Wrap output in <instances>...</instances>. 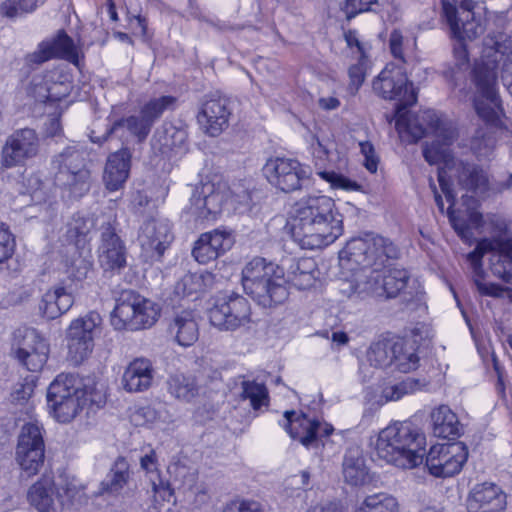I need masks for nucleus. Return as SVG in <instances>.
<instances>
[{
    "label": "nucleus",
    "instance_id": "obj_62",
    "mask_svg": "<svg viewBox=\"0 0 512 512\" xmlns=\"http://www.w3.org/2000/svg\"><path fill=\"white\" fill-rule=\"evenodd\" d=\"M157 418V412L154 408L150 406H142L137 408L132 414H131V421L136 426H142L148 423H152Z\"/></svg>",
    "mask_w": 512,
    "mask_h": 512
},
{
    "label": "nucleus",
    "instance_id": "obj_38",
    "mask_svg": "<svg viewBox=\"0 0 512 512\" xmlns=\"http://www.w3.org/2000/svg\"><path fill=\"white\" fill-rule=\"evenodd\" d=\"M53 54V58H62L70 63L79 66L80 56L74 41L63 30L45 40Z\"/></svg>",
    "mask_w": 512,
    "mask_h": 512
},
{
    "label": "nucleus",
    "instance_id": "obj_33",
    "mask_svg": "<svg viewBox=\"0 0 512 512\" xmlns=\"http://www.w3.org/2000/svg\"><path fill=\"white\" fill-rule=\"evenodd\" d=\"M474 83L477 88V93L474 97V109L477 115L485 122V126H499L501 122L500 115L503 109L501 107L497 87H493L494 96L490 97L477 82Z\"/></svg>",
    "mask_w": 512,
    "mask_h": 512
},
{
    "label": "nucleus",
    "instance_id": "obj_56",
    "mask_svg": "<svg viewBox=\"0 0 512 512\" xmlns=\"http://www.w3.org/2000/svg\"><path fill=\"white\" fill-rule=\"evenodd\" d=\"M317 174L322 179L329 182L333 188H341L345 190H357L359 188V185L356 182L351 181L334 171L319 170Z\"/></svg>",
    "mask_w": 512,
    "mask_h": 512
},
{
    "label": "nucleus",
    "instance_id": "obj_12",
    "mask_svg": "<svg viewBox=\"0 0 512 512\" xmlns=\"http://www.w3.org/2000/svg\"><path fill=\"white\" fill-rule=\"evenodd\" d=\"M209 319L220 330L235 331L251 322L250 303L239 294L223 296L210 308Z\"/></svg>",
    "mask_w": 512,
    "mask_h": 512
},
{
    "label": "nucleus",
    "instance_id": "obj_43",
    "mask_svg": "<svg viewBox=\"0 0 512 512\" xmlns=\"http://www.w3.org/2000/svg\"><path fill=\"white\" fill-rule=\"evenodd\" d=\"M240 398L242 400H249L250 406L253 410L258 411L262 407L269 405L268 389L263 383H258L255 380H243L241 382Z\"/></svg>",
    "mask_w": 512,
    "mask_h": 512
},
{
    "label": "nucleus",
    "instance_id": "obj_57",
    "mask_svg": "<svg viewBox=\"0 0 512 512\" xmlns=\"http://www.w3.org/2000/svg\"><path fill=\"white\" fill-rule=\"evenodd\" d=\"M15 250V240L3 224H0V264L12 257Z\"/></svg>",
    "mask_w": 512,
    "mask_h": 512
},
{
    "label": "nucleus",
    "instance_id": "obj_4",
    "mask_svg": "<svg viewBox=\"0 0 512 512\" xmlns=\"http://www.w3.org/2000/svg\"><path fill=\"white\" fill-rule=\"evenodd\" d=\"M399 249L392 241L379 235L367 234L353 238L339 252L341 265L351 270L359 266L363 275L372 269L385 268L390 260L397 259Z\"/></svg>",
    "mask_w": 512,
    "mask_h": 512
},
{
    "label": "nucleus",
    "instance_id": "obj_16",
    "mask_svg": "<svg viewBox=\"0 0 512 512\" xmlns=\"http://www.w3.org/2000/svg\"><path fill=\"white\" fill-rule=\"evenodd\" d=\"M14 353L17 360L29 371L42 370L47 362L49 345L34 328L15 332Z\"/></svg>",
    "mask_w": 512,
    "mask_h": 512
},
{
    "label": "nucleus",
    "instance_id": "obj_34",
    "mask_svg": "<svg viewBox=\"0 0 512 512\" xmlns=\"http://www.w3.org/2000/svg\"><path fill=\"white\" fill-rule=\"evenodd\" d=\"M120 127H125L139 142H143L148 137L153 124L140 112L139 115H131L115 121L101 136H95L94 132H92L90 135L91 141L101 144L107 140L111 133Z\"/></svg>",
    "mask_w": 512,
    "mask_h": 512
},
{
    "label": "nucleus",
    "instance_id": "obj_45",
    "mask_svg": "<svg viewBox=\"0 0 512 512\" xmlns=\"http://www.w3.org/2000/svg\"><path fill=\"white\" fill-rule=\"evenodd\" d=\"M56 74L57 72H50L48 75H46L44 87L40 84L35 83V87L39 88V90L36 91L37 96L41 100L58 101L62 97L68 95L70 89L69 83L53 82L49 84V82H51L54 79V75Z\"/></svg>",
    "mask_w": 512,
    "mask_h": 512
},
{
    "label": "nucleus",
    "instance_id": "obj_29",
    "mask_svg": "<svg viewBox=\"0 0 512 512\" xmlns=\"http://www.w3.org/2000/svg\"><path fill=\"white\" fill-rule=\"evenodd\" d=\"M154 378L152 362L144 357L135 358L125 368L122 386L127 392H143L150 388Z\"/></svg>",
    "mask_w": 512,
    "mask_h": 512
},
{
    "label": "nucleus",
    "instance_id": "obj_1",
    "mask_svg": "<svg viewBox=\"0 0 512 512\" xmlns=\"http://www.w3.org/2000/svg\"><path fill=\"white\" fill-rule=\"evenodd\" d=\"M343 232L342 215L325 195H310L296 203L291 235L303 249H319L333 243Z\"/></svg>",
    "mask_w": 512,
    "mask_h": 512
},
{
    "label": "nucleus",
    "instance_id": "obj_64",
    "mask_svg": "<svg viewBox=\"0 0 512 512\" xmlns=\"http://www.w3.org/2000/svg\"><path fill=\"white\" fill-rule=\"evenodd\" d=\"M154 501L160 503L161 501L170 502L174 496V490L170 486V482H152Z\"/></svg>",
    "mask_w": 512,
    "mask_h": 512
},
{
    "label": "nucleus",
    "instance_id": "obj_37",
    "mask_svg": "<svg viewBox=\"0 0 512 512\" xmlns=\"http://www.w3.org/2000/svg\"><path fill=\"white\" fill-rule=\"evenodd\" d=\"M279 269L275 264L266 262L264 258L256 257L249 261L242 270V285L245 292L251 288V285L271 277Z\"/></svg>",
    "mask_w": 512,
    "mask_h": 512
},
{
    "label": "nucleus",
    "instance_id": "obj_14",
    "mask_svg": "<svg viewBox=\"0 0 512 512\" xmlns=\"http://www.w3.org/2000/svg\"><path fill=\"white\" fill-rule=\"evenodd\" d=\"M467 458L468 450L462 442L433 445L428 452L425 468L433 477H453L461 471Z\"/></svg>",
    "mask_w": 512,
    "mask_h": 512
},
{
    "label": "nucleus",
    "instance_id": "obj_11",
    "mask_svg": "<svg viewBox=\"0 0 512 512\" xmlns=\"http://www.w3.org/2000/svg\"><path fill=\"white\" fill-rule=\"evenodd\" d=\"M443 14L453 36L459 41L474 40L484 32L474 13L473 0H441Z\"/></svg>",
    "mask_w": 512,
    "mask_h": 512
},
{
    "label": "nucleus",
    "instance_id": "obj_17",
    "mask_svg": "<svg viewBox=\"0 0 512 512\" xmlns=\"http://www.w3.org/2000/svg\"><path fill=\"white\" fill-rule=\"evenodd\" d=\"M229 191L224 184L202 182L193 189L189 213L196 219H214L228 201Z\"/></svg>",
    "mask_w": 512,
    "mask_h": 512
},
{
    "label": "nucleus",
    "instance_id": "obj_19",
    "mask_svg": "<svg viewBox=\"0 0 512 512\" xmlns=\"http://www.w3.org/2000/svg\"><path fill=\"white\" fill-rule=\"evenodd\" d=\"M263 174L271 185L283 192L300 189L302 180L307 178L297 160L282 157L269 158L263 167Z\"/></svg>",
    "mask_w": 512,
    "mask_h": 512
},
{
    "label": "nucleus",
    "instance_id": "obj_15",
    "mask_svg": "<svg viewBox=\"0 0 512 512\" xmlns=\"http://www.w3.org/2000/svg\"><path fill=\"white\" fill-rule=\"evenodd\" d=\"M45 445L41 428L35 423L25 424L20 431L16 459L27 477L34 476L44 462Z\"/></svg>",
    "mask_w": 512,
    "mask_h": 512
},
{
    "label": "nucleus",
    "instance_id": "obj_42",
    "mask_svg": "<svg viewBox=\"0 0 512 512\" xmlns=\"http://www.w3.org/2000/svg\"><path fill=\"white\" fill-rule=\"evenodd\" d=\"M393 363L395 368L403 373L415 370L419 364V357L412 344L404 340L394 342Z\"/></svg>",
    "mask_w": 512,
    "mask_h": 512
},
{
    "label": "nucleus",
    "instance_id": "obj_8",
    "mask_svg": "<svg viewBox=\"0 0 512 512\" xmlns=\"http://www.w3.org/2000/svg\"><path fill=\"white\" fill-rule=\"evenodd\" d=\"M499 71L503 85L512 95V51L505 54L498 48L485 47L480 61L474 67L473 80L490 97L494 96L493 87H497Z\"/></svg>",
    "mask_w": 512,
    "mask_h": 512
},
{
    "label": "nucleus",
    "instance_id": "obj_51",
    "mask_svg": "<svg viewBox=\"0 0 512 512\" xmlns=\"http://www.w3.org/2000/svg\"><path fill=\"white\" fill-rule=\"evenodd\" d=\"M91 228L92 223L90 220L82 217H76L69 224L67 237L77 247H83L87 242V236L90 233Z\"/></svg>",
    "mask_w": 512,
    "mask_h": 512
},
{
    "label": "nucleus",
    "instance_id": "obj_59",
    "mask_svg": "<svg viewBox=\"0 0 512 512\" xmlns=\"http://www.w3.org/2000/svg\"><path fill=\"white\" fill-rule=\"evenodd\" d=\"M35 382L34 380L25 379L24 382H19L14 386L11 393V401L16 404H24L34 393Z\"/></svg>",
    "mask_w": 512,
    "mask_h": 512
},
{
    "label": "nucleus",
    "instance_id": "obj_60",
    "mask_svg": "<svg viewBox=\"0 0 512 512\" xmlns=\"http://www.w3.org/2000/svg\"><path fill=\"white\" fill-rule=\"evenodd\" d=\"M91 269V263L79 257L67 268L68 278L72 281L80 282L87 278Z\"/></svg>",
    "mask_w": 512,
    "mask_h": 512
},
{
    "label": "nucleus",
    "instance_id": "obj_54",
    "mask_svg": "<svg viewBox=\"0 0 512 512\" xmlns=\"http://www.w3.org/2000/svg\"><path fill=\"white\" fill-rule=\"evenodd\" d=\"M94 342L76 339H68L69 357L75 364H79L92 352Z\"/></svg>",
    "mask_w": 512,
    "mask_h": 512
},
{
    "label": "nucleus",
    "instance_id": "obj_40",
    "mask_svg": "<svg viewBox=\"0 0 512 512\" xmlns=\"http://www.w3.org/2000/svg\"><path fill=\"white\" fill-rule=\"evenodd\" d=\"M168 392L178 400L191 401L198 394V385L192 376L170 375L167 380Z\"/></svg>",
    "mask_w": 512,
    "mask_h": 512
},
{
    "label": "nucleus",
    "instance_id": "obj_63",
    "mask_svg": "<svg viewBox=\"0 0 512 512\" xmlns=\"http://www.w3.org/2000/svg\"><path fill=\"white\" fill-rule=\"evenodd\" d=\"M223 512H263L256 501H233L227 504Z\"/></svg>",
    "mask_w": 512,
    "mask_h": 512
},
{
    "label": "nucleus",
    "instance_id": "obj_48",
    "mask_svg": "<svg viewBox=\"0 0 512 512\" xmlns=\"http://www.w3.org/2000/svg\"><path fill=\"white\" fill-rule=\"evenodd\" d=\"M343 474L345 480H364L368 476L364 459L358 453L347 454L343 461Z\"/></svg>",
    "mask_w": 512,
    "mask_h": 512
},
{
    "label": "nucleus",
    "instance_id": "obj_27",
    "mask_svg": "<svg viewBox=\"0 0 512 512\" xmlns=\"http://www.w3.org/2000/svg\"><path fill=\"white\" fill-rule=\"evenodd\" d=\"M459 184L464 189L475 193L482 194L488 190L501 193L512 187V174L507 175V180L504 183H490L487 173L482 168L475 164H465L459 174Z\"/></svg>",
    "mask_w": 512,
    "mask_h": 512
},
{
    "label": "nucleus",
    "instance_id": "obj_24",
    "mask_svg": "<svg viewBox=\"0 0 512 512\" xmlns=\"http://www.w3.org/2000/svg\"><path fill=\"white\" fill-rule=\"evenodd\" d=\"M233 245L230 233L215 229L202 233L194 243L192 256L200 264H208L223 255Z\"/></svg>",
    "mask_w": 512,
    "mask_h": 512
},
{
    "label": "nucleus",
    "instance_id": "obj_18",
    "mask_svg": "<svg viewBox=\"0 0 512 512\" xmlns=\"http://www.w3.org/2000/svg\"><path fill=\"white\" fill-rule=\"evenodd\" d=\"M40 147V140L31 128L14 131L7 139L1 151V164L4 168L23 165L28 159L34 158Z\"/></svg>",
    "mask_w": 512,
    "mask_h": 512
},
{
    "label": "nucleus",
    "instance_id": "obj_28",
    "mask_svg": "<svg viewBox=\"0 0 512 512\" xmlns=\"http://www.w3.org/2000/svg\"><path fill=\"white\" fill-rule=\"evenodd\" d=\"M132 154L128 148L111 153L105 164L103 182L109 191H118L124 187L131 168Z\"/></svg>",
    "mask_w": 512,
    "mask_h": 512
},
{
    "label": "nucleus",
    "instance_id": "obj_55",
    "mask_svg": "<svg viewBox=\"0 0 512 512\" xmlns=\"http://www.w3.org/2000/svg\"><path fill=\"white\" fill-rule=\"evenodd\" d=\"M202 279L197 274L184 275L175 285V293L178 296L186 297L196 294L201 290Z\"/></svg>",
    "mask_w": 512,
    "mask_h": 512
},
{
    "label": "nucleus",
    "instance_id": "obj_44",
    "mask_svg": "<svg viewBox=\"0 0 512 512\" xmlns=\"http://www.w3.org/2000/svg\"><path fill=\"white\" fill-rule=\"evenodd\" d=\"M394 343L390 341H378L371 344L367 351V360L375 368H386L393 363Z\"/></svg>",
    "mask_w": 512,
    "mask_h": 512
},
{
    "label": "nucleus",
    "instance_id": "obj_47",
    "mask_svg": "<svg viewBox=\"0 0 512 512\" xmlns=\"http://www.w3.org/2000/svg\"><path fill=\"white\" fill-rule=\"evenodd\" d=\"M494 145L493 133L491 128L487 126L479 127L471 139V149L479 157L488 156L493 150Z\"/></svg>",
    "mask_w": 512,
    "mask_h": 512
},
{
    "label": "nucleus",
    "instance_id": "obj_49",
    "mask_svg": "<svg viewBox=\"0 0 512 512\" xmlns=\"http://www.w3.org/2000/svg\"><path fill=\"white\" fill-rule=\"evenodd\" d=\"M176 98L173 96H161L148 101L140 112L154 125L163 112L174 105Z\"/></svg>",
    "mask_w": 512,
    "mask_h": 512
},
{
    "label": "nucleus",
    "instance_id": "obj_5",
    "mask_svg": "<svg viewBox=\"0 0 512 512\" xmlns=\"http://www.w3.org/2000/svg\"><path fill=\"white\" fill-rule=\"evenodd\" d=\"M409 273L405 269L385 268L372 269L362 275L361 279L346 283L342 292L348 298L366 299L368 297L389 299L398 296L407 286Z\"/></svg>",
    "mask_w": 512,
    "mask_h": 512
},
{
    "label": "nucleus",
    "instance_id": "obj_9",
    "mask_svg": "<svg viewBox=\"0 0 512 512\" xmlns=\"http://www.w3.org/2000/svg\"><path fill=\"white\" fill-rule=\"evenodd\" d=\"M55 180L68 187L75 195H82L89 189V172L85 168V153L76 146H68L52 161Z\"/></svg>",
    "mask_w": 512,
    "mask_h": 512
},
{
    "label": "nucleus",
    "instance_id": "obj_41",
    "mask_svg": "<svg viewBox=\"0 0 512 512\" xmlns=\"http://www.w3.org/2000/svg\"><path fill=\"white\" fill-rule=\"evenodd\" d=\"M438 182L447 201L450 202V206L448 208V217L450 223L461 238H469L472 235L469 225L464 219L458 217L455 214V211L452 209L455 204V195L450 183L445 179V171L439 170Z\"/></svg>",
    "mask_w": 512,
    "mask_h": 512
},
{
    "label": "nucleus",
    "instance_id": "obj_23",
    "mask_svg": "<svg viewBox=\"0 0 512 512\" xmlns=\"http://www.w3.org/2000/svg\"><path fill=\"white\" fill-rule=\"evenodd\" d=\"M248 295L260 306L272 308L285 302L289 292L282 269L277 270L246 291Z\"/></svg>",
    "mask_w": 512,
    "mask_h": 512
},
{
    "label": "nucleus",
    "instance_id": "obj_39",
    "mask_svg": "<svg viewBox=\"0 0 512 512\" xmlns=\"http://www.w3.org/2000/svg\"><path fill=\"white\" fill-rule=\"evenodd\" d=\"M102 318L99 313L95 311L89 312L86 316L75 319L71 322L67 330V339L79 338L82 341L87 340L94 342V330L100 326Z\"/></svg>",
    "mask_w": 512,
    "mask_h": 512
},
{
    "label": "nucleus",
    "instance_id": "obj_2",
    "mask_svg": "<svg viewBox=\"0 0 512 512\" xmlns=\"http://www.w3.org/2000/svg\"><path fill=\"white\" fill-rule=\"evenodd\" d=\"M405 109L396 110V128L399 132H407L413 141H418L431 133L435 140L425 146L423 150L425 160L430 164L440 162L448 164L452 160L449 146L457 138L452 123L442 121L433 110L412 114Z\"/></svg>",
    "mask_w": 512,
    "mask_h": 512
},
{
    "label": "nucleus",
    "instance_id": "obj_30",
    "mask_svg": "<svg viewBox=\"0 0 512 512\" xmlns=\"http://www.w3.org/2000/svg\"><path fill=\"white\" fill-rule=\"evenodd\" d=\"M169 332L178 345L192 346L199 338V324L192 309L176 311L169 325Z\"/></svg>",
    "mask_w": 512,
    "mask_h": 512
},
{
    "label": "nucleus",
    "instance_id": "obj_13",
    "mask_svg": "<svg viewBox=\"0 0 512 512\" xmlns=\"http://www.w3.org/2000/svg\"><path fill=\"white\" fill-rule=\"evenodd\" d=\"M77 494L72 482H34L27 499L37 512H62L65 503Z\"/></svg>",
    "mask_w": 512,
    "mask_h": 512
},
{
    "label": "nucleus",
    "instance_id": "obj_26",
    "mask_svg": "<svg viewBox=\"0 0 512 512\" xmlns=\"http://www.w3.org/2000/svg\"><path fill=\"white\" fill-rule=\"evenodd\" d=\"M488 252H495L494 257L500 261L502 257L512 263V239L494 238L480 240L476 248L468 254V260L471 262L474 280L483 281L484 271L482 268V257Z\"/></svg>",
    "mask_w": 512,
    "mask_h": 512
},
{
    "label": "nucleus",
    "instance_id": "obj_50",
    "mask_svg": "<svg viewBox=\"0 0 512 512\" xmlns=\"http://www.w3.org/2000/svg\"><path fill=\"white\" fill-rule=\"evenodd\" d=\"M422 386H424V384H421L418 379L407 378L398 384L386 387L383 390V397L386 401H397L404 395L420 390Z\"/></svg>",
    "mask_w": 512,
    "mask_h": 512
},
{
    "label": "nucleus",
    "instance_id": "obj_32",
    "mask_svg": "<svg viewBox=\"0 0 512 512\" xmlns=\"http://www.w3.org/2000/svg\"><path fill=\"white\" fill-rule=\"evenodd\" d=\"M433 435L438 438L456 440L462 434V425L457 415L447 405H440L430 414Z\"/></svg>",
    "mask_w": 512,
    "mask_h": 512
},
{
    "label": "nucleus",
    "instance_id": "obj_31",
    "mask_svg": "<svg viewBox=\"0 0 512 512\" xmlns=\"http://www.w3.org/2000/svg\"><path fill=\"white\" fill-rule=\"evenodd\" d=\"M73 304V295L63 286L56 285L42 295L39 310L43 317L54 320L69 311Z\"/></svg>",
    "mask_w": 512,
    "mask_h": 512
},
{
    "label": "nucleus",
    "instance_id": "obj_6",
    "mask_svg": "<svg viewBox=\"0 0 512 512\" xmlns=\"http://www.w3.org/2000/svg\"><path fill=\"white\" fill-rule=\"evenodd\" d=\"M159 316L156 303L133 290H125L111 313V324L116 330L138 331L152 327Z\"/></svg>",
    "mask_w": 512,
    "mask_h": 512
},
{
    "label": "nucleus",
    "instance_id": "obj_36",
    "mask_svg": "<svg viewBox=\"0 0 512 512\" xmlns=\"http://www.w3.org/2000/svg\"><path fill=\"white\" fill-rule=\"evenodd\" d=\"M473 501L481 506L488 505V509L504 512L506 507V494L493 482H480L471 491Z\"/></svg>",
    "mask_w": 512,
    "mask_h": 512
},
{
    "label": "nucleus",
    "instance_id": "obj_25",
    "mask_svg": "<svg viewBox=\"0 0 512 512\" xmlns=\"http://www.w3.org/2000/svg\"><path fill=\"white\" fill-rule=\"evenodd\" d=\"M99 261L105 270H120L126 265V249L110 223L102 227Z\"/></svg>",
    "mask_w": 512,
    "mask_h": 512
},
{
    "label": "nucleus",
    "instance_id": "obj_20",
    "mask_svg": "<svg viewBox=\"0 0 512 512\" xmlns=\"http://www.w3.org/2000/svg\"><path fill=\"white\" fill-rule=\"evenodd\" d=\"M284 416L290 436L307 448L317 445L319 438L329 436L334 430L328 423L312 420L305 414L297 415L295 411H286Z\"/></svg>",
    "mask_w": 512,
    "mask_h": 512
},
{
    "label": "nucleus",
    "instance_id": "obj_61",
    "mask_svg": "<svg viewBox=\"0 0 512 512\" xmlns=\"http://www.w3.org/2000/svg\"><path fill=\"white\" fill-rule=\"evenodd\" d=\"M512 263L509 262V260L502 257L500 261L496 257H494V254L491 258V271L492 273L502 279L506 283L512 284V272H511Z\"/></svg>",
    "mask_w": 512,
    "mask_h": 512
},
{
    "label": "nucleus",
    "instance_id": "obj_52",
    "mask_svg": "<svg viewBox=\"0 0 512 512\" xmlns=\"http://www.w3.org/2000/svg\"><path fill=\"white\" fill-rule=\"evenodd\" d=\"M367 56H359L358 62L349 67V84L347 91L351 96H355L363 84L367 70Z\"/></svg>",
    "mask_w": 512,
    "mask_h": 512
},
{
    "label": "nucleus",
    "instance_id": "obj_58",
    "mask_svg": "<svg viewBox=\"0 0 512 512\" xmlns=\"http://www.w3.org/2000/svg\"><path fill=\"white\" fill-rule=\"evenodd\" d=\"M50 59H53L50 46H48L46 41H42L34 52L26 55L25 64L30 68H34Z\"/></svg>",
    "mask_w": 512,
    "mask_h": 512
},
{
    "label": "nucleus",
    "instance_id": "obj_7",
    "mask_svg": "<svg viewBox=\"0 0 512 512\" xmlns=\"http://www.w3.org/2000/svg\"><path fill=\"white\" fill-rule=\"evenodd\" d=\"M47 401L59 422H70L87 404L86 391L71 374H59L49 385Z\"/></svg>",
    "mask_w": 512,
    "mask_h": 512
},
{
    "label": "nucleus",
    "instance_id": "obj_35",
    "mask_svg": "<svg viewBox=\"0 0 512 512\" xmlns=\"http://www.w3.org/2000/svg\"><path fill=\"white\" fill-rule=\"evenodd\" d=\"M187 131L172 123H164L155 135V141L159 144L162 153L174 151L182 153L187 150Z\"/></svg>",
    "mask_w": 512,
    "mask_h": 512
},
{
    "label": "nucleus",
    "instance_id": "obj_22",
    "mask_svg": "<svg viewBox=\"0 0 512 512\" xmlns=\"http://www.w3.org/2000/svg\"><path fill=\"white\" fill-rule=\"evenodd\" d=\"M230 116L229 100L221 96H211L202 103L197 119L205 134L216 137L228 128Z\"/></svg>",
    "mask_w": 512,
    "mask_h": 512
},
{
    "label": "nucleus",
    "instance_id": "obj_53",
    "mask_svg": "<svg viewBox=\"0 0 512 512\" xmlns=\"http://www.w3.org/2000/svg\"><path fill=\"white\" fill-rule=\"evenodd\" d=\"M37 0H6L1 4V12L8 18L21 17L37 7Z\"/></svg>",
    "mask_w": 512,
    "mask_h": 512
},
{
    "label": "nucleus",
    "instance_id": "obj_46",
    "mask_svg": "<svg viewBox=\"0 0 512 512\" xmlns=\"http://www.w3.org/2000/svg\"><path fill=\"white\" fill-rule=\"evenodd\" d=\"M397 510L396 499L384 493L367 496L359 508V512H397Z\"/></svg>",
    "mask_w": 512,
    "mask_h": 512
},
{
    "label": "nucleus",
    "instance_id": "obj_10",
    "mask_svg": "<svg viewBox=\"0 0 512 512\" xmlns=\"http://www.w3.org/2000/svg\"><path fill=\"white\" fill-rule=\"evenodd\" d=\"M374 92L385 100L396 102L398 108H407L417 101L413 84L401 68L386 66L373 81Z\"/></svg>",
    "mask_w": 512,
    "mask_h": 512
},
{
    "label": "nucleus",
    "instance_id": "obj_3",
    "mask_svg": "<svg viewBox=\"0 0 512 512\" xmlns=\"http://www.w3.org/2000/svg\"><path fill=\"white\" fill-rule=\"evenodd\" d=\"M375 450L387 463L412 469L423 463L425 435L411 422H395L380 431Z\"/></svg>",
    "mask_w": 512,
    "mask_h": 512
},
{
    "label": "nucleus",
    "instance_id": "obj_21",
    "mask_svg": "<svg viewBox=\"0 0 512 512\" xmlns=\"http://www.w3.org/2000/svg\"><path fill=\"white\" fill-rule=\"evenodd\" d=\"M173 239L167 222L149 219L139 230L138 242L147 259H159Z\"/></svg>",
    "mask_w": 512,
    "mask_h": 512
}]
</instances>
